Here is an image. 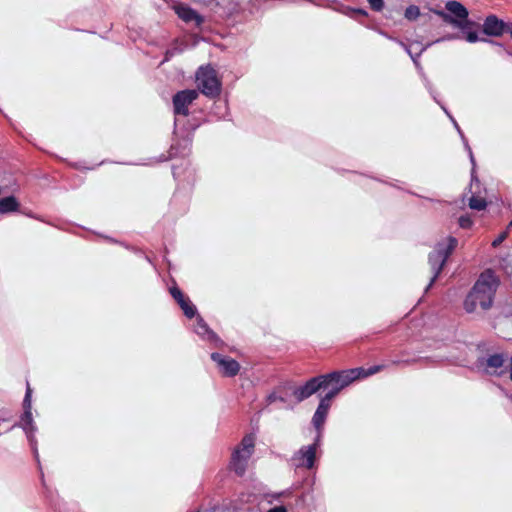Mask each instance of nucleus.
<instances>
[{"label":"nucleus","mask_w":512,"mask_h":512,"mask_svg":"<svg viewBox=\"0 0 512 512\" xmlns=\"http://www.w3.org/2000/svg\"><path fill=\"white\" fill-rule=\"evenodd\" d=\"M32 389L29 382H27L26 393L23 399L24 412L21 416V424L25 430H33V417H32V405H31Z\"/></svg>","instance_id":"nucleus-13"},{"label":"nucleus","mask_w":512,"mask_h":512,"mask_svg":"<svg viewBox=\"0 0 512 512\" xmlns=\"http://www.w3.org/2000/svg\"><path fill=\"white\" fill-rule=\"evenodd\" d=\"M507 235L508 233L505 231V232H502L500 233L496 239L493 240L492 242V246L494 248L498 247L506 238H507Z\"/></svg>","instance_id":"nucleus-29"},{"label":"nucleus","mask_w":512,"mask_h":512,"mask_svg":"<svg viewBox=\"0 0 512 512\" xmlns=\"http://www.w3.org/2000/svg\"><path fill=\"white\" fill-rule=\"evenodd\" d=\"M326 418H327V415L324 414V413H321L320 411H315L313 417H312V423H313V426L315 427L316 429V432H317V437H319L320 435V432L324 426V423L326 421Z\"/></svg>","instance_id":"nucleus-19"},{"label":"nucleus","mask_w":512,"mask_h":512,"mask_svg":"<svg viewBox=\"0 0 512 512\" xmlns=\"http://www.w3.org/2000/svg\"><path fill=\"white\" fill-rule=\"evenodd\" d=\"M333 399L334 398L332 394H325L323 397H321L316 410L328 416Z\"/></svg>","instance_id":"nucleus-21"},{"label":"nucleus","mask_w":512,"mask_h":512,"mask_svg":"<svg viewBox=\"0 0 512 512\" xmlns=\"http://www.w3.org/2000/svg\"><path fill=\"white\" fill-rule=\"evenodd\" d=\"M457 245L458 240L453 236H449L447 237L446 242L438 243L435 246L434 250L429 253L428 263L430 265L431 272L433 275L430 279L429 284L426 287V291H428L432 287L434 282L437 280L448 258L453 253Z\"/></svg>","instance_id":"nucleus-3"},{"label":"nucleus","mask_w":512,"mask_h":512,"mask_svg":"<svg viewBox=\"0 0 512 512\" xmlns=\"http://www.w3.org/2000/svg\"><path fill=\"white\" fill-rule=\"evenodd\" d=\"M256 444V434L251 432L246 434L237 448H254Z\"/></svg>","instance_id":"nucleus-22"},{"label":"nucleus","mask_w":512,"mask_h":512,"mask_svg":"<svg viewBox=\"0 0 512 512\" xmlns=\"http://www.w3.org/2000/svg\"><path fill=\"white\" fill-rule=\"evenodd\" d=\"M20 203L14 196H7L0 199V214H7L18 211Z\"/></svg>","instance_id":"nucleus-16"},{"label":"nucleus","mask_w":512,"mask_h":512,"mask_svg":"<svg viewBox=\"0 0 512 512\" xmlns=\"http://www.w3.org/2000/svg\"><path fill=\"white\" fill-rule=\"evenodd\" d=\"M267 512H288V509L283 505H278L269 509Z\"/></svg>","instance_id":"nucleus-31"},{"label":"nucleus","mask_w":512,"mask_h":512,"mask_svg":"<svg viewBox=\"0 0 512 512\" xmlns=\"http://www.w3.org/2000/svg\"><path fill=\"white\" fill-rule=\"evenodd\" d=\"M500 285V279L492 269L484 270L466 295L463 308L467 313L478 309L489 310L494 302L495 294Z\"/></svg>","instance_id":"nucleus-1"},{"label":"nucleus","mask_w":512,"mask_h":512,"mask_svg":"<svg viewBox=\"0 0 512 512\" xmlns=\"http://www.w3.org/2000/svg\"><path fill=\"white\" fill-rule=\"evenodd\" d=\"M458 222H459V226L463 229H469L473 225V221L469 215L460 216Z\"/></svg>","instance_id":"nucleus-26"},{"label":"nucleus","mask_w":512,"mask_h":512,"mask_svg":"<svg viewBox=\"0 0 512 512\" xmlns=\"http://www.w3.org/2000/svg\"><path fill=\"white\" fill-rule=\"evenodd\" d=\"M506 27L507 23L491 14L485 18L482 30L488 36L499 37L505 33Z\"/></svg>","instance_id":"nucleus-10"},{"label":"nucleus","mask_w":512,"mask_h":512,"mask_svg":"<svg viewBox=\"0 0 512 512\" xmlns=\"http://www.w3.org/2000/svg\"><path fill=\"white\" fill-rule=\"evenodd\" d=\"M292 494H293V489L289 488V489H286V490H283L280 492L267 493V494H265V499L269 504H271L280 498L291 497Z\"/></svg>","instance_id":"nucleus-20"},{"label":"nucleus","mask_w":512,"mask_h":512,"mask_svg":"<svg viewBox=\"0 0 512 512\" xmlns=\"http://www.w3.org/2000/svg\"><path fill=\"white\" fill-rule=\"evenodd\" d=\"M249 457L250 450H234L231 465L238 475H242L244 473Z\"/></svg>","instance_id":"nucleus-15"},{"label":"nucleus","mask_w":512,"mask_h":512,"mask_svg":"<svg viewBox=\"0 0 512 512\" xmlns=\"http://www.w3.org/2000/svg\"><path fill=\"white\" fill-rule=\"evenodd\" d=\"M267 404H272L276 401L286 402V399L280 395H278L277 391L270 393L266 398Z\"/></svg>","instance_id":"nucleus-27"},{"label":"nucleus","mask_w":512,"mask_h":512,"mask_svg":"<svg viewBox=\"0 0 512 512\" xmlns=\"http://www.w3.org/2000/svg\"><path fill=\"white\" fill-rule=\"evenodd\" d=\"M504 362V354H493L486 359V368L493 369V372H495L496 369L501 368L504 365Z\"/></svg>","instance_id":"nucleus-18"},{"label":"nucleus","mask_w":512,"mask_h":512,"mask_svg":"<svg viewBox=\"0 0 512 512\" xmlns=\"http://www.w3.org/2000/svg\"><path fill=\"white\" fill-rule=\"evenodd\" d=\"M510 379L512 381V357L510 358Z\"/></svg>","instance_id":"nucleus-35"},{"label":"nucleus","mask_w":512,"mask_h":512,"mask_svg":"<svg viewBox=\"0 0 512 512\" xmlns=\"http://www.w3.org/2000/svg\"><path fill=\"white\" fill-rule=\"evenodd\" d=\"M197 87L202 94L209 98H215L220 95L221 81L217 76V71L210 65L201 66L196 73Z\"/></svg>","instance_id":"nucleus-5"},{"label":"nucleus","mask_w":512,"mask_h":512,"mask_svg":"<svg viewBox=\"0 0 512 512\" xmlns=\"http://www.w3.org/2000/svg\"><path fill=\"white\" fill-rule=\"evenodd\" d=\"M510 34V37L512 38V23H507L506 31Z\"/></svg>","instance_id":"nucleus-32"},{"label":"nucleus","mask_w":512,"mask_h":512,"mask_svg":"<svg viewBox=\"0 0 512 512\" xmlns=\"http://www.w3.org/2000/svg\"><path fill=\"white\" fill-rule=\"evenodd\" d=\"M196 333L201 336H206L209 340L217 339V335L209 328L204 319L200 316L196 320Z\"/></svg>","instance_id":"nucleus-17"},{"label":"nucleus","mask_w":512,"mask_h":512,"mask_svg":"<svg viewBox=\"0 0 512 512\" xmlns=\"http://www.w3.org/2000/svg\"><path fill=\"white\" fill-rule=\"evenodd\" d=\"M175 12L180 19L186 23L194 22L196 27L203 23V18L192 8L186 5H178L175 7Z\"/></svg>","instance_id":"nucleus-14"},{"label":"nucleus","mask_w":512,"mask_h":512,"mask_svg":"<svg viewBox=\"0 0 512 512\" xmlns=\"http://www.w3.org/2000/svg\"><path fill=\"white\" fill-rule=\"evenodd\" d=\"M320 390L321 382H319L318 376H316L310 378L301 386L293 387L292 396L296 402L300 403Z\"/></svg>","instance_id":"nucleus-8"},{"label":"nucleus","mask_w":512,"mask_h":512,"mask_svg":"<svg viewBox=\"0 0 512 512\" xmlns=\"http://www.w3.org/2000/svg\"><path fill=\"white\" fill-rule=\"evenodd\" d=\"M417 360L416 359H407V360H393L392 361V365H411L413 363H415Z\"/></svg>","instance_id":"nucleus-30"},{"label":"nucleus","mask_w":512,"mask_h":512,"mask_svg":"<svg viewBox=\"0 0 512 512\" xmlns=\"http://www.w3.org/2000/svg\"><path fill=\"white\" fill-rule=\"evenodd\" d=\"M356 13H358L359 15H362V16H366L367 15V12L363 9H357L355 10Z\"/></svg>","instance_id":"nucleus-34"},{"label":"nucleus","mask_w":512,"mask_h":512,"mask_svg":"<svg viewBox=\"0 0 512 512\" xmlns=\"http://www.w3.org/2000/svg\"><path fill=\"white\" fill-rule=\"evenodd\" d=\"M363 368H354L342 371H333L319 375L321 390H328L326 394H332L335 398L342 389L350 385L354 380L359 379Z\"/></svg>","instance_id":"nucleus-2"},{"label":"nucleus","mask_w":512,"mask_h":512,"mask_svg":"<svg viewBox=\"0 0 512 512\" xmlns=\"http://www.w3.org/2000/svg\"><path fill=\"white\" fill-rule=\"evenodd\" d=\"M509 226L512 227V221L509 223Z\"/></svg>","instance_id":"nucleus-36"},{"label":"nucleus","mask_w":512,"mask_h":512,"mask_svg":"<svg viewBox=\"0 0 512 512\" xmlns=\"http://www.w3.org/2000/svg\"><path fill=\"white\" fill-rule=\"evenodd\" d=\"M471 196L468 199V206L472 210L481 211L487 207V201L480 192V181L477 178H473L470 184Z\"/></svg>","instance_id":"nucleus-11"},{"label":"nucleus","mask_w":512,"mask_h":512,"mask_svg":"<svg viewBox=\"0 0 512 512\" xmlns=\"http://www.w3.org/2000/svg\"><path fill=\"white\" fill-rule=\"evenodd\" d=\"M316 450H297L291 457V464L296 468H312L316 460Z\"/></svg>","instance_id":"nucleus-12"},{"label":"nucleus","mask_w":512,"mask_h":512,"mask_svg":"<svg viewBox=\"0 0 512 512\" xmlns=\"http://www.w3.org/2000/svg\"><path fill=\"white\" fill-rule=\"evenodd\" d=\"M211 359L217 364L220 374L224 377H234L240 371V364L229 356L213 352Z\"/></svg>","instance_id":"nucleus-7"},{"label":"nucleus","mask_w":512,"mask_h":512,"mask_svg":"<svg viewBox=\"0 0 512 512\" xmlns=\"http://www.w3.org/2000/svg\"><path fill=\"white\" fill-rule=\"evenodd\" d=\"M447 12L437 11L436 14L442 18L445 23L465 31L470 28H477L479 25L468 19L469 12L467 8L460 2L451 0L445 5Z\"/></svg>","instance_id":"nucleus-4"},{"label":"nucleus","mask_w":512,"mask_h":512,"mask_svg":"<svg viewBox=\"0 0 512 512\" xmlns=\"http://www.w3.org/2000/svg\"><path fill=\"white\" fill-rule=\"evenodd\" d=\"M169 292H170L172 298L180 306L184 315L187 318L192 319L193 317H195V315L197 313L196 307L193 305V303L191 302L189 297L186 296L178 286H176V285L172 286L169 289Z\"/></svg>","instance_id":"nucleus-9"},{"label":"nucleus","mask_w":512,"mask_h":512,"mask_svg":"<svg viewBox=\"0 0 512 512\" xmlns=\"http://www.w3.org/2000/svg\"><path fill=\"white\" fill-rule=\"evenodd\" d=\"M420 15V10L417 6L411 5L405 10V17L409 20H415Z\"/></svg>","instance_id":"nucleus-23"},{"label":"nucleus","mask_w":512,"mask_h":512,"mask_svg":"<svg viewBox=\"0 0 512 512\" xmlns=\"http://www.w3.org/2000/svg\"><path fill=\"white\" fill-rule=\"evenodd\" d=\"M371 9L374 11H381L384 7V1L383 0H367Z\"/></svg>","instance_id":"nucleus-28"},{"label":"nucleus","mask_w":512,"mask_h":512,"mask_svg":"<svg viewBox=\"0 0 512 512\" xmlns=\"http://www.w3.org/2000/svg\"><path fill=\"white\" fill-rule=\"evenodd\" d=\"M319 445H320V444H319V442H318V440H317V441H315L314 443L309 444L306 448H309V449L317 448Z\"/></svg>","instance_id":"nucleus-33"},{"label":"nucleus","mask_w":512,"mask_h":512,"mask_svg":"<svg viewBox=\"0 0 512 512\" xmlns=\"http://www.w3.org/2000/svg\"><path fill=\"white\" fill-rule=\"evenodd\" d=\"M198 92L193 89H187L177 92L173 96L174 113L178 115L188 116V106L196 100Z\"/></svg>","instance_id":"nucleus-6"},{"label":"nucleus","mask_w":512,"mask_h":512,"mask_svg":"<svg viewBox=\"0 0 512 512\" xmlns=\"http://www.w3.org/2000/svg\"><path fill=\"white\" fill-rule=\"evenodd\" d=\"M385 368V365H375V366H372L370 367L369 369L365 370L363 368V371L361 373V377H367V376H370V375H373V374H376L380 371H382L383 369Z\"/></svg>","instance_id":"nucleus-24"},{"label":"nucleus","mask_w":512,"mask_h":512,"mask_svg":"<svg viewBox=\"0 0 512 512\" xmlns=\"http://www.w3.org/2000/svg\"><path fill=\"white\" fill-rule=\"evenodd\" d=\"M473 28L462 31L465 34V39L469 43H475L479 40L477 31H473Z\"/></svg>","instance_id":"nucleus-25"}]
</instances>
